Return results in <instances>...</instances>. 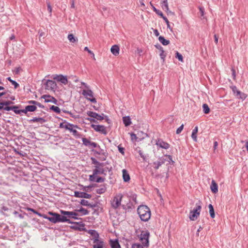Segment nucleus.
<instances>
[{
  "label": "nucleus",
  "mask_w": 248,
  "mask_h": 248,
  "mask_svg": "<svg viewBox=\"0 0 248 248\" xmlns=\"http://www.w3.org/2000/svg\"><path fill=\"white\" fill-rule=\"evenodd\" d=\"M137 212L141 220L143 221H148L151 217V210L146 205L139 206L137 209Z\"/></svg>",
  "instance_id": "obj_1"
},
{
  "label": "nucleus",
  "mask_w": 248,
  "mask_h": 248,
  "mask_svg": "<svg viewBox=\"0 0 248 248\" xmlns=\"http://www.w3.org/2000/svg\"><path fill=\"white\" fill-rule=\"evenodd\" d=\"M150 232L148 230H143L138 235V237L141 245L148 248L149 246Z\"/></svg>",
  "instance_id": "obj_2"
},
{
  "label": "nucleus",
  "mask_w": 248,
  "mask_h": 248,
  "mask_svg": "<svg viewBox=\"0 0 248 248\" xmlns=\"http://www.w3.org/2000/svg\"><path fill=\"white\" fill-rule=\"evenodd\" d=\"M201 209V203H197L196 208L189 213V219L192 221L196 220L200 216Z\"/></svg>",
  "instance_id": "obj_3"
},
{
  "label": "nucleus",
  "mask_w": 248,
  "mask_h": 248,
  "mask_svg": "<svg viewBox=\"0 0 248 248\" xmlns=\"http://www.w3.org/2000/svg\"><path fill=\"white\" fill-rule=\"evenodd\" d=\"M123 197V195L121 193H118L113 197L111 201V204L113 208L117 209L121 205Z\"/></svg>",
  "instance_id": "obj_4"
},
{
  "label": "nucleus",
  "mask_w": 248,
  "mask_h": 248,
  "mask_svg": "<svg viewBox=\"0 0 248 248\" xmlns=\"http://www.w3.org/2000/svg\"><path fill=\"white\" fill-rule=\"evenodd\" d=\"M87 114L91 117V118H88L86 119L91 122H95V121L94 119L99 121H102L104 119L103 116H101L95 112L88 111L87 112Z\"/></svg>",
  "instance_id": "obj_5"
},
{
  "label": "nucleus",
  "mask_w": 248,
  "mask_h": 248,
  "mask_svg": "<svg viewBox=\"0 0 248 248\" xmlns=\"http://www.w3.org/2000/svg\"><path fill=\"white\" fill-rule=\"evenodd\" d=\"M231 89L233 93V94L237 98L242 100H244L247 98V95L246 93L238 90L236 86H232L231 87Z\"/></svg>",
  "instance_id": "obj_6"
},
{
  "label": "nucleus",
  "mask_w": 248,
  "mask_h": 248,
  "mask_svg": "<svg viewBox=\"0 0 248 248\" xmlns=\"http://www.w3.org/2000/svg\"><path fill=\"white\" fill-rule=\"evenodd\" d=\"M82 94L86 97V98L91 102L96 103V101L95 98L93 97V93L90 90H84L82 92Z\"/></svg>",
  "instance_id": "obj_7"
},
{
  "label": "nucleus",
  "mask_w": 248,
  "mask_h": 248,
  "mask_svg": "<svg viewBox=\"0 0 248 248\" xmlns=\"http://www.w3.org/2000/svg\"><path fill=\"white\" fill-rule=\"evenodd\" d=\"M60 212L62 215L66 216L68 219L70 218L78 219L77 216H79L78 213L76 212V210L74 211L71 212L61 210Z\"/></svg>",
  "instance_id": "obj_8"
},
{
  "label": "nucleus",
  "mask_w": 248,
  "mask_h": 248,
  "mask_svg": "<svg viewBox=\"0 0 248 248\" xmlns=\"http://www.w3.org/2000/svg\"><path fill=\"white\" fill-rule=\"evenodd\" d=\"M87 232L92 237V239L93 241V243L102 240V239L99 238V235L95 230H89Z\"/></svg>",
  "instance_id": "obj_9"
},
{
  "label": "nucleus",
  "mask_w": 248,
  "mask_h": 248,
  "mask_svg": "<svg viewBox=\"0 0 248 248\" xmlns=\"http://www.w3.org/2000/svg\"><path fill=\"white\" fill-rule=\"evenodd\" d=\"M91 126L96 132H99L104 134H107L106 128L104 125L92 124Z\"/></svg>",
  "instance_id": "obj_10"
},
{
  "label": "nucleus",
  "mask_w": 248,
  "mask_h": 248,
  "mask_svg": "<svg viewBox=\"0 0 248 248\" xmlns=\"http://www.w3.org/2000/svg\"><path fill=\"white\" fill-rule=\"evenodd\" d=\"M53 79L58 81L61 82L64 85H66L68 83V80L66 76H63L62 75H55L53 77Z\"/></svg>",
  "instance_id": "obj_11"
},
{
  "label": "nucleus",
  "mask_w": 248,
  "mask_h": 248,
  "mask_svg": "<svg viewBox=\"0 0 248 248\" xmlns=\"http://www.w3.org/2000/svg\"><path fill=\"white\" fill-rule=\"evenodd\" d=\"M41 98L44 99L45 102L46 103H52L55 104L57 103V99L50 95H44Z\"/></svg>",
  "instance_id": "obj_12"
},
{
  "label": "nucleus",
  "mask_w": 248,
  "mask_h": 248,
  "mask_svg": "<svg viewBox=\"0 0 248 248\" xmlns=\"http://www.w3.org/2000/svg\"><path fill=\"white\" fill-rule=\"evenodd\" d=\"M74 196L77 198H82L86 199H90L92 197V196L90 194L85 192L79 191H75L74 192Z\"/></svg>",
  "instance_id": "obj_13"
},
{
  "label": "nucleus",
  "mask_w": 248,
  "mask_h": 248,
  "mask_svg": "<svg viewBox=\"0 0 248 248\" xmlns=\"http://www.w3.org/2000/svg\"><path fill=\"white\" fill-rule=\"evenodd\" d=\"M49 214L52 215L53 217H47L46 216H43L44 218L47 219L48 220L54 223L58 222V217L57 213L49 212Z\"/></svg>",
  "instance_id": "obj_14"
},
{
  "label": "nucleus",
  "mask_w": 248,
  "mask_h": 248,
  "mask_svg": "<svg viewBox=\"0 0 248 248\" xmlns=\"http://www.w3.org/2000/svg\"><path fill=\"white\" fill-rule=\"evenodd\" d=\"M156 144L157 146L159 147L160 148L165 149H168L170 147V145L168 143L166 142L161 140H158L156 141Z\"/></svg>",
  "instance_id": "obj_15"
},
{
  "label": "nucleus",
  "mask_w": 248,
  "mask_h": 248,
  "mask_svg": "<svg viewBox=\"0 0 248 248\" xmlns=\"http://www.w3.org/2000/svg\"><path fill=\"white\" fill-rule=\"evenodd\" d=\"M56 83L51 80H47L46 84V89L47 90H54L56 88Z\"/></svg>",
  "instance_id": "obj_16"
},
{
  "label": "nucleus",
  "mask_w": 248,
  "mask_h": 248,
  "mask_svg": "<svg viewBox=\"0 0 248 248\" xmlns=\"http://www.w3.org/2000/svg\"><path fill=\"white\" fill-rule=\"evenodd\" d=\"M93 248H107L106 244L102 239L93 243Z\"/></svg>",
  "instance_id": "obj_17"
},
{
  "label": "nucleus",
  "mask_w": 248,
  "mask_h": 248,
  "mask_svg": "<svg viewBox=\"0 0 248 248\" xmlns=\"http://www.w3.org/2000/svg\"><path fill=\"white\" fill-rule=\"evenodd\" d=\"M165 161L166 159L164 158H160L159 160L153 163V166L155 169L157 170L160 166L165 163Z\"/></svg>",
  "instance_id": "obj_18"
},
{
  "label": "nucleus",
  "mask_w": 248,
  "mask_h": 248,
  "mask_svg": "<svg viewBox=\"0 0 248 248\" xmlns=\"http://www.w3.org/2000/svg\"><path fill=\"white\" fill-rule=\"evenodd\" d=\"M82 140L83 144L85 146H91L93 148H95L97 146V144L93 142H91L86 138H83L82 139Z\"/></svg>",
  "instance_id": "obj_19"
},
{
  "label": "nucleus",
  "mask_w": 248,
  "mask_h": 248,
  "mask_svg": "<svg viewBox=\"0 0 248 248\" xmlns=\"http://www.w3.org/2000/svg\"><path fill=\"white\" fill-rule=\"evenodd\" d=\"M68 125V129L67 130H68L71 132L72 133L73 135L74 136H76L78 135V132L77 130L76 129V128H78V127L77 125H74L73 124H70Z\"/></svg>",
  "instance_id": "obj_20"
},
{
  "label": "nucleus",
  "mask_w": 248,
  "mask_h": 248,
  "mask_svg": "<svg viewBox=\"0 0 248 248\" xmlns=\"http://www.w3.org/2000/svg\"><path fill=\"white\" fill-rule=\"evenodd\" d=\"M109 244L111 248H121L117 239L110 240Z\"/></svg>",
  "instance_id": "obj_21"
},
{
  "label": "nucleus",
  "mask_w": 248,
  "mask_h": 248,
  "mask_svg": "<svg viewBox=\"0 0 248 248\" xmlns=\"http://www.w3.org/2000/svg\"><path fill=\"white\" fill-rule=\"evenodd\" d=\"M111 52L115 56H118L119 54L120 48L117 45H113L110 48Z\"/></svg>",
  "instance_id": "obj_22"
},
{
  "label": "nucleus",
  "mask_w": 248,
  "mask_h": 248,
  "mask_svg": "<svg viewBox=\"0 0 248 248\" xmlns=\"http://www.w3.org/2000/svg\"><path fill=\"white\" fill-rule=\"evenodd\" d=\"M29 122L30 123L33 122V123H39L40 124H44L46 121L45 120L41 117H34L32 119L29 120Z\"/></svg>",
  "instance_id": "obj_23"
},
{
  "label": "nucleus",
  "mask_w": 248,
  "mask_h": 248,
  "mask_svg": "<svg viewBox=\"0 0 248 248\" xmlns=\"http://www.w3.org/2000/svg\"><path fill=\"white\" fill-rule=\"evenodd\" d=\"M58 222H70L69 219L65 215L61 216L58 214Z\"/></svg>",
  "instance_id": "obj_24"
},
{
  "label": "nucleus",
  "mask_w": 248,
  "mask_h": 248,
  "mask_svg": "<svg viewBox=\"0 0 248 248\" xmlns=\"http://www.w3.org/2000/svg\"><path fill=\"white\" fill-rule=\"evenodd\" d=\"M210 187L213 193H216L217 192L218 186L214 180H212Z\"/></svg>",
  "instance_id": "obj_25"
},
{
  "label": "nucleus",
  "mask_w": 248,
  "mask_h": 248,
  "mask_svg": "<svg viewBox=\"0 0 248 248\" xmlns=\"http://www.w3.org/2000/svg\"><path fill=\"white\" fill-rule=\"evenodd\" d=\"M123 178L124 182H128L130 180V176L128 171L125 169H123L122 170Z\"/></svg>",
  "instance_id": "obj_26"
},
{
  "label": "nucleus",
  "mask_w": 248,
  "mask_h": 248,
  "mask_svg": "<svg viewBox=\"0 0 248 248\" xmlns=\"http://www.w3.org/2000/svg\"><path fill=\"white\" fill-rule=\"evenodd\" d=\"M76 211L77 213H78V212L80 213V215H81V216L87 215H88L89 213V211L88 210H87V209H86L82 207H80L78 209H76Z\"/></svg>",
  "instance_id": "obj_27"
},
{
  "label": "nucleus",
  "mask_w": 248,
  "mask_h": 248,
  "mask_svg": "<svg viewBox=\"0 0 248 248\" xmlns=\"http://www.w3.org/2000/svg\"><path fill=\"white\" fill-rule=\"evenodd\" d=\"M123 123L125 126H128L131 124V119L129 116H125L123 118Z\"/></svg>",
  "instance_id": "obj_28"
},
{
  "label": "nucleus",
  "mask_w": 248,
  "mask_h": 248,
  "mask_svg": "<svg viewBox=\"0 0 248 248\" xmlns=\"http://www.w3.org/2000/svg\"><path fill=\"white\" fill-rule=\"evenodd\" d=\"M198 126H196L195 127V128L192 131L191 138L195 141H197V134L198 133Z\"/></svg>",
  "instance_id": "obj_29"
},
{
  "label": "nucleus",
  "mask_w": 248,
  "mask_h": 248,
  "mask_svg": "<svg viewBox=\"0 0 248 248\" xmlns=\"http://www.w3.org/2000/svg\"><path fill=\"white\" fill-rule=\"evenodd\" d=\"M159 42L164 46L168 45L170 44V41L166 40L162 36H160L158 38Z\"/></svg>",
  "instance_id": "obj_30"
},
{
  "label": "nucleus",
  "mask_w": 248,
  "mask_h": 248,
  "mask_svg": "<svg viewBox=\"0 0 248 248\" xmlns=\"http://www.w3.org/2000/svg\"><path fill=\"white\" fill-rule=\"evenodd\" d=\"M68 39L71 43H75L78 41V39L75 37L73 34H69L67 36Z\"/></svg>",
  "instance_id": "obj_31"
},
{
  "label": "nucleus",
  "mask_w": 248,
  "mask_h": 248,
  "mask_svg": "<svg viewBox=\"0 0 248 248\" xmlns=\"http://www.w3.org/2000/svg\"><path fill=\"white\" fill-rule=\"evenodd\" d=\"M208 207H209V213H210V216L212 218H214L215 217L214 207L211 204H210L209 205Z\"/></svg>",
  "instance_id": "obj_32"
},
{
  "label": "nucleus",
  "mask_w": 248,
  "mask_h": 248,
  "mask_svg": "<svg viewBox=\"0 0 248 248\" xmlns=\"http://www.w3.org/2000/svg\"><path fill=\"white\" fill-rule=\"evenodd\" d=\"M37 107L34 105H29L26 107V110L28 111L33 112L36 110Z\"/></svg>",
  "instance_id": "obj_33"
},
{
  "label": "nucleus",
  "mask_w": 248,
  "mask_h": 248,
  "mask_svg": "<svg viewBox=\"0 0 248 248\" xmlns=\"http://www.w3.org/2000/svg\"><path fill=\"white\" fill-rule=\"evenodd\" d=\"M7 79L14 86L15 89H16L19 87V85L18 83H17L16 81L12 80L10 77L7 78Z\"/></svg>",
  "instance_id": "obj_34"
},
{
  "label": "nucleus",
  "mask_w": 248,
  "mask_h": 248,
  "mask_svg": "<svg viewBox=\"0 0 248 248\" xmlns=\"http://www.w3.org/2000/svg\"><path fill=\"white\" fill-rule=\"evenodd\" d=\"M100 173V171L99 170L98 168H96L93 170V174L90 176V180L91 181H94V179H92V177H94V176L97 175V174Z\"/></svg>",
  "instance_id": "obj_35"
},
{
  "label": "nucleus",
  "mask_w": 248,
  "mask_h": 248,
  "mask_svg": "<svg viewBox=\"0 0 248 248\" xmlns=\"http://www.w3.org/2000/svg\"><path fill=\"white\" fill-rule=\"evenodd\" d=\"M22 71V69L21 67H15L13 70V73L15 75H18Z\"/></svg>",
  "instance_id": "obj_36"
},
{
  "label": "nucleus",
  "mask_w": 248,
  "mask_h": 248,
  "mask_svg": "<svg viewBox=\"0 0 248 248\" xmlns=\"http://www.w3.org/2000/svg\"><path fill=\"white\" fill-rule=\"evenodd\" d=\"M203 110L204 113L208 114L210 112V108L206 104H204L202 105Z\"/></svg>",
  "instance_id": "obj_37"
},
{
  "label": "nucleus",
  "mask_w": 248,
  "mask_h": 248,
  "mask_svg": "<svg viewBox=\"0 0 248 248\" xmlns=\"http://www.w3.org/2000/svg\"><path fill=\"white\" fill-rule=\"evenodd\" d=\"M50 109L57 113H60L61 112L60 108L57 106H52Z\"/></svg>",
  "instance_id": "obj_38"
},
{
  "label": "nucleus",
  "mask_w": 248,
  "mask_h": 248,
  "mask_svg": "<svg viewBox=\"0 0 248 248\" xmlns=\"http://www.w3.org/2000/svg\"><path fill=\"white\" fill-rule=\"evenodd\" d=\"M80 204L84 206H89L91 207H93V205H92L88 201H86L85 200H81Z\"/></svg>",
  "instance_id": "obj_39"
},
{
  "label": "nucleus",
  "mask_w": 248,
  "mask_h": 248,
  "mask_svg": "<svg viewBox=\"0 0 248 248\" xmlns=\"http://www.w3.org/2000/svg\"><path fill=\"white\" fill-rule=\"evenodd\" d=\"M69 124L70 123H67L65 122L61 123L60 124V127L61 128H64L67 130V129H68V125H69Z\"/></svg>",
  "instance_id": "obj_40"
},
{
  "label": "nucleus",
  "mask_w": 248,
  "mask_h": 248,
  "mask_svg": "<svg viewBox=\"0 0 248 248\" xmlns=\"http://www.w3.org/2000/svg\"><path fill=\"white\" fill-rule=\"evenodd\" d=\"M131 248H146L145 247L143 246L139 243H135L132 245Z\"/></svg>",
  "instance_id": "obj_41"
},
{
  "label": "nucleus",
  "mask_w": 248,
  "mask_h": 248,
  "mask_svg": "<svg viewBox=\"0 0 248 248\" xmlns=\"http://www.w3.org/2000/svg\"><path fill=\"white\" fill-rule=\"evenodd\" d=\"M154 12H155L156 14L161 17L163 19V17H166V16H164L163 13L161 11L157 10L155 8H154Z\"/></svg>",
  "instance_id": "obj_42"
},
{
  "label": "nucleus",
  "mask_w": 248,
  "mask_h": 248,
  "mask_svg": "<svg viewBox=\"0 0 248 248\" xmlns=\"http://www.w3.org/2000/svg\"><path fill=\"white\" fill-rule=\"evenodd\" d=\"M176 58H177L179 61H181V62H183V56L179 53L178 52H176Z\"/></svg>",
  "instance_id": "obj_43"
},
{
  "label": "nucleus",
  "mask_w": 248,
  "mask_h": 248,
  "mask_svg": "<svg viewBox=\"0 0 248 248\" xmlns=\"http://www.w3.org/2000/svg\"><path fill=\"white\" fill-rule=\"evenodd\" d=\"M163 19L165 21V22L167 25V28H169L170 30V31H172V29L170 27V22H169L168 19H167V18L166 17H163Z\"/></svg>",
  "instance_id": "obj_44"
},
{
  "label": "nucleus",
  "mask_w": 248,
  "mask_h": 248,
  "mask_svg": "<svg viewBox=\"0 0 248 248\" xmlns=\"http://www.w3.org/2000/svg\"><path fill=\"white\" fill-rule=\"evenodd\" d=\"M27 210L28 211H31V212H32L33 213L38 215L40 217H42V215L40 213H38V212H37L36 211L34 210L33 209H32V208H28L27 209Z\"/></svg>",
  "instance_id": "obj_45"
},
{
  "label": "nucleus",
  "mask_w": 248,
  "mask_h": 248,
  "mask_svg": "<svg viewBox=\"0 0 248 248\" xmlns=\"http://www.w3.org/2000/svg\"><path fill=\"white\" fill-rule=\"evenodd\" d=\"M47 10L48 11V12L50 14V16H51V13L52 11V8L50 5V4L49 2L47 3Z\"/></svg>",
  "instance_id": "obj_46"
},
{
  "label": "nucleus",
  "mask_w": 248,
  "mask_h": 248,
  "mask_svg": "<svg viewBox=\"0 0 248 248\" xmlns=\"http://www.w3.org/2000/svg\"><path fill=\"white\" fill-rule=\"evenodd\" d=\"M184 128V125L182 124L179 128L176 130V133L177 134H180L183 130Z\"/></svg>",
  "instance_id": "obj_47"
},
{
  "label": "nucleus",
  "mask_w": 248,
  "mask_h": 248,
  "mask_svg": "<svg viewBox=\"0 0 248 248\" xmlns=\"http://www.w3.org/2000/svg\"><path fill=\"white\" fill-rule=\"evenodd\" d=\"M18 108L16 106L13 107H6L4 108V109L7 111L12 110L13 109L17 108Z\"/></svg>",
  "instance_id": "obj_48"
},
{
  "label": "nucleus",
  "mask_w": 248,
  "mask_h": 248,
  "mask_svg": "<svg viewBox=\"0 0 248 248\" xmlns=\"http://www.w3.org/2000/svg\"><path fill=\"white\" fill-rule=\"evenodd\" d=\"M84 50L85 51H87L89 53L92 54L93 56V58H94V53L93 52V51H92L91 50H90L88 47L86 46L84 48ZM95 59V58H94Z\"/></svg>",
  "instance_id": "obj_49"
},
{
  "label": "nucleus",
  "mask_w": 248,
  "mask_h": 248,
  "mask_svg": "<svg viewBox=\"0 0 248 248\" xmlns=\"http://www.w3.org/2000/svg\"><path fill=\"white\" fill-rule=\"evenodd\" d=\"M94 181H95L97 183H101L104 181V179L101 177H99L97 178L96 180H94Z\"/></svg>",
  "instance_id": "obj_50"
},
{
  "label": "nucleus",
  "mask_w": 248,
  "mask_h": 248,
  "mask_svg": "<svg viewBox=\"0 0 248 248\" xmlns=\"http://www.w3.org/2000/svg\"><path fill=\"white\" fill-rule=\"evenodd\" d=\"M162 1H163V3H165V9L166 10H168L169 6H168V2H167V0H162Z\"/></svg>",
  "instance_id": "obj_51"
},
{
  "label": "nucleus",
  "mask_w": 248,
  "mask_h": 248,
  "mask_svg": "<svg viewBox=\"0 0 248 248\" xmlns=\"http://www.w3.org/2000/svg\"><path fill=\"white\" fill-rule=\"evenodd\" d=\"M29 104H32L34 106L36 105H39L40 104V103L37 102H36L35 101H33V100H31V101H29Z\"/></svg>",
  "instance_id": "obj_52"
},
{
  "label": "nucleus",
  "mask_w": 248,
  "mask_h": 248,
  "mask_svg": "<svg viewBox=\"0 0 248 248\" xmlns=\"http://www.w3.org/2000/svg\"><path fill=\"white\" fill-rule=\"evenodd\" d=\"M118 149H119V152L122 153L123 155H124V148L122 147H120V146H118Z\"/></svg>",
  "instance_id": "obj_53"
},
{
  "label": "nucleus",
  "mask_w": 248,
  "mask_h": 248,
  "mask_svg": "<svg viewBox=\"0 0 248 248\" xmlns=\"http://www.w3.org/2000/svg\"><path fill=\"white\" fill-rule=\"evenodd\" d=\"M199 10L201 12V16H203L204 15V8L203 7H199Z\"/></svg>",
  "instance_id": "obj_54"
},
{
  "label": "nucleus",
  "mask_w": 248,
  "mask_h": 248,
  "mask_svg": "<svg viewBox=\"0 0 248 248\" xmlns=\"http://www.w3.org/2000/svg\"><path fill=\"white\" fill-rule=\"evenodd\" d=\"M139 153L141 158H142L144 160L145 159V155L143 154L142 152L140 150L139 151Z\"/></svg>",
  "instance_id": "obj_55"
},
{
  "label": "nucleus",
  "mask_w": 248,
  "mask_h": 248,
  "mask_svg": "<svg viewBox=\"0 0 248 248\" xmlns=\"http://www.w3.org/2000/svg\"><path fill=\"white\" fill-rule=\"evenodd\" d=\"M105 191V188H101L100 189H98L97 192L98 193H104Z\"/></svg>",
  "instance_id": "obj_56"
},
{
  "label": "nucleus",
  "mask_w": 248,
  "mask_h": 248,
  "mask_svg": "<svg viewBox=\"0 0 248 248\" xmlns=\"http://www.w3.org/2000/svg\"><path fill=\"white\" fill-rule=\"evenodd\" d=\"M66 112H67V113L69 114V115H70L71 117H73V118H78V116H75V115H73V114L72 112H71L67 111Z\"/></svg>",
  "instance_id": "obj_57"
},
{
  "label": "nucleus",
  "mask_w": 248,
  "mask_h": 248,
  "mask_svg": "<svg viewBox=\"0 0 248 248\" xmlns=\"http://www.w3.org/2000/svg\"><path fill=\"white\" fill-rule=\"evenodd\" d=\"M214 38H215V42L216 43V44H217L218 43V36L216 34H215Z\"/></svg>",
  "instance_id": "obj_58"
},
{
  "label": "nucleus",
  "mask_w": 248,
  "mask_h": 248,
  "mask_svg": "<svg viewBox=\"0 0 248 248\" xmlns=\"http://www.w3.org/2000/svg\"><path fill=\"white\" fill-rule=\"evenodd\" d=\"M131 137L132 140H133L134 139H137L136 135L134 133L131 134Z\"/></svg>",
  "instance_id": "obj_59"
},
{
  "label": "nucleus",
  "mask_w": 248,
  "mask_h": 248,
  "mask_svg": "<svg viewBox=\"0 0 248 248\" xmlns=\"http://www.w3.org/2000/svg\"><path fill=\"white\" fill-rule=\"evenodd\" d=\"M12 110L16 114H19L20 113V110H18L17 108L13 109Z\"/></svg>",
  "instance_id": "obj_60"
},
{
  "label": "nucleus",
  "mask_w": 248,
  "mask_h": 248,
  "mask_svg": "<svg viewBox=\"0 0 248 248\" xmlns=\"http://www.w3.org/2000/svg\"><path fill=\"white\" fill-rule=\"evenodd\" d=\"M9 104V102L8 101L0 103V105H1L2 106H3L4 105H8Z\"/></svg>",
  "instance_id": "obj_61"
},
{
  "label": "nucleus",
  "mask_w": 248,
  "mask_h": 248,
  "mask_svg": "<svg viewBox=\"0 0 248 248\" xmlns=\"http://www.w3.org/2000/svg\"><path fill=\"white\" fill-rule=\"evenodd\" d=\"M154 32L155 36H158L159 35V33L157 30H155Z\"/></svg>",
  "instance_id": "obj_62"
},
{
  "label": "nucleus",
  "mask_w": 248,
  "mask_h": 248,
  "mask_svg": "<svg viewBox=\"0 0 248 248\" xmlns=\"http://www.w3.org/2000/svg\"><path fill=\"white\" fill-rule=\"evenodd\" d=\"M218 145V143H217V141H215L214 143V147L215 149H216L217 148V146Z\"/></svg>",
  "instance_id": "obj_63"
},
{
  "label": "nucleus",
  "mask_w": 248,
  "mask_h": 248,
  "mask_svg": "<svg viewBox=\"0 0 248 248\" xmlns=\"http://www.w3.org/2000/svg\"><path fill=\"white\" fill-rule=\"evenodd\" d=\"M246 147L247 148V150L248 151V140L246 142Z\"/></svg>",
  "instance_id": "obj_64"
}]
</instances>
